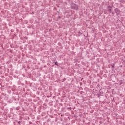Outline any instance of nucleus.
Here are the masks:
<instances>
[{
    "instance_id": "nucleus-3",
    "label": "nucleus",
    "mask_w": 125,
    "mask_h": 125,
    "mask_svg": "<svg viewBox=\"0 0 125 125\" xmlns=\"http://www.w3.org/2000/svg\"><path fill=\"white\" fill-rule=\"evenodd\" d=\"M55 65H57V62H55Z\"/></svg>"
},
{
    "instance_id": "nucleus-2",
    "label": "nucleus",
    "mask_w": 125,
    "mask_h": 125,
    "mask_svg": "<svg viewBox=\"0 0 125 125\" xmlns=\"http://www.w3.org/2000/svg\"><path fill=\"white\" fill-rule=\"evenodd\" d=\"M115 11L117 14H119V13H120V10L118 9H115Z\"/></svg>"
},
{
    "instance_id": "nucleus-1",
    "label": "nucleus",
    "mask_w": 125,
    "mask_h": 125,
    "mask_svg": "<svg viewBox=\"0 0 125 125\" xmlns=\"http://www.w3.org/2000/svg\"><path fill=\"white\" fill-rule=\"evenodd\" d=\"M72 9H78V6L76 4H73L72 5Z\"/></svg>"
}]
</instances>
